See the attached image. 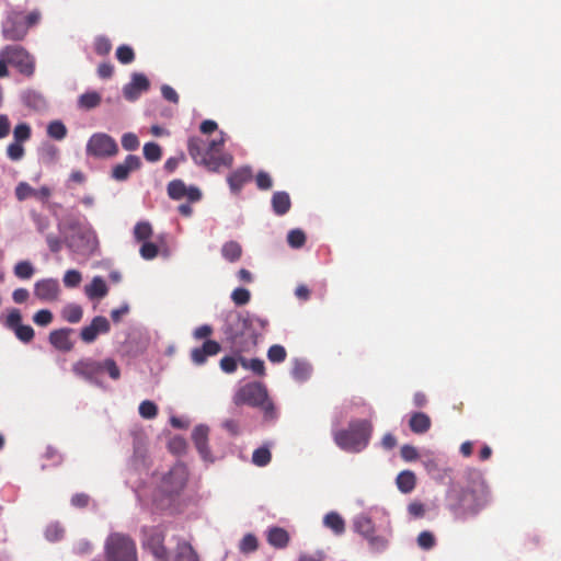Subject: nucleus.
<instances>
[{"instance_id": "nucleus-16", "label": "nucleus", "mask_w": 561, "mask_h": 561, "mask_svg": "<svg viewBox=\"0 0 561 561\" xmlns=\"http://www.w3.org/2000/svg\"><path fill=\"white\" fill-rule=\"evenodd\" d=\"M110 331V322L104 317H95L92 322L81 330V339L85 343H92L99 334H105Z\"/></svg>"}, {"instance_id": "nucleus-5", "label": "nucleus", "mask_w": 561, "mask_h": 561, "mask_svg": "<svg viewBox=\"0 0 561 561\" xmlns=\"http://www.w3.org/2000/svg\"><path fill=\"white\" fill-rule=\"evenodd\" d=\"M106 561H137L134 541L122 534H112L105 542Z\"/></svg>"}, {"instance_id": "nucleus-32", "label": "nucleus", "mask_w": 561, "mask_h": 561, "mask_svg": "<svg viewBox=\"0 0 561 561\" xmlns=\"http://www.w3.org/2000/svg\"><path fill=\"white\" fill-rule=\"evenodd\" d=\"M152 236V227L148 221H140L134 228V237L137 241L147 242Z\"/></svg>"}, {"instance_id": "nucleus-49", "label": "nucleus", "mask_w": 561, "mask_h": 561, "mask_svg": "<svg viewBox=\"0 0 561 561\" xmlns=\"http://www.w3.org/2000/svg\"><path fill=\"white\" fill-rule=\"evenodd\" d=\"M159 249L158 247L152 242H144L140 248V255L145 260H152L158 255Z\"/></svg>"}, {"instance_id": "nucleus-31", "label": "nucleus", "mask_w": 561, "mask_h": 561, "mask_svg": "<svg viewBox=\"0 0 561 561\" xmlns=\"http://www.w3.org/2000/svg\"><path fill=\"white\" fill-rule=\"evenodd\" d=\"M174 561H198V558L192 547L183 542L178 546Z\"/></svg>"}, {"instance_id": "nucleus-35", "label": "nucleus", "mask_w": 561, "mask_h": 561, "mask_svg": "<svg viewBox=\"0 0 561 561\" xmlns=\"http://www.w3.org/2000/svg\"><path fill=\"white\" fill-rule=\"evenodd\" d=\"M14 275L21 279H28L34 274V267L28 261H20L14 265Z\"/></svg>"}, {"instance_id": "nucleus-19", "label": "nucleus", "mask_w": 561, "mask_h": 561, "mask_svg": "<svg viewBox=\"0 0 561 561\" xmlns=\"http://www.w3.org/2000/svg\"><path fill=\"white\" fill-rule=\"evenodd\" d=\"M70 329H59L50 332L49 342L59 351L68 352L72 348V342L69 337Z\"/></svg>"}, {"instance_id": "nucleus-25", "label": "nucleus", "mask_w": 561, "mask_h": 561, "mask_svg": "<svg viewBox=\"0 0 561 561\" xmlns=\"http://www.w3.org/2000/svg\"><path fill=\"white\" fill-rule=\"evenodd\" d=\"M273 209L277 215L286 214L290 208L289 195L285 192H276L272 198Z\"/></svg>"}, {"instance_id": "nucleus-15", "label": "nucleus", "mask_w": 561, "mask_h": 561, "mask_svg": "<svg viewBox=\"0 0 561 561\" xmlns=\"http://www.w3.org/2000/svg\"><path fill=\"white\" fill-rule=\"evenodd\" d=\"M187 480V470L183 465L174 466L163 480V488L168 492L181 490Z\"/></svg>"}, {"instance_id": "nucleus-4", "label": "nucleus", "mask_w": 561, "mask_h": 561, "mask_svg": "<svg viewBox=\"0 0 561 561\" xmlns=\"http://www.w3.org/2000/svg\"><path fill=\"white\" fill-rule=\"evenodd\" d=\"M371 425L367 421H357L350 424L348 430L334 434V440L339 447L347 451H360L369 440Z\"/></svg>"}, {"instance_id": "nucleus-23", "label": "nucleus", "mask_w": 561, "mask_h": 561, "mask_svg": "<svg viewBox=\"0 0 561 561\" xmlns=\"http://www.w3.org/2000/svg\"><path fill=\"white\" fill-rule=\"evenodd\" d=\"M267 541L275 548H285L289 541V536L285 529L274 527L267 533Z\"/></svg>"}, {"instance_id": "nucleus-60", "label": "nucleus", "mask_w": 561, "mask_h": 561, "mask_svg": "<svg viewBox=\"0 0 561 561\" xmlns=\"http://www.w3.org/2000/svg\"><path fill=\"white\" fill-rule=\"evenodd\" d=\"M401 456L404 460L411 461L417 458V450L410 445H405L401 448Z\"/></svg>"}, {"instance_id": "nucleus-38", "label": "nucleus", "mask_w": 561, "mask_h": 561, "mask_svg": "<svg viewBox=\"0 0 561 561\" xmlns=\"http://www.w3.org/2000/svg\"><path fill=\"white\" fill-rule=\"evenodd\" d=\"M252 461L259 467L266 466L271 461V451L266 447L257 448L253 451Z\"/></svg>"}, {"instance_id": "nucleus-2", "label": "nucleus", "mask_w": 561, "mask_h": 561, "mask_svg": "<svg viewBox=\"0 0 561 561\" xmlns=\"http://www.w3.org/2000/svg\"><path fill=\"white\" fill-rule=\"evenodd\" d=\"M469 486L463 488L458 496V512L461 515H474L489 502V490L481 473L474 471Z\"/></svg>"}, {"instance_id": "nucleus-13", "label": "nucleus", "mask_w": 561, "mask_h": 561, "mask_svg": "<svg viewBox=\"0 0 561 561\" xmlns=\"http://www.w3.org/2000/svg\"><path fill=\"white\" fill-rule=\"evenodd\" d=\"M168 194L172 199L187 198L197 202L202 197L201 191L195 186H186L183 181L174 180L168 185Z\"/></svg>"}, {"instance_id": "nucleus-50", "label": "nucleus", "mask_w": 561, "mask_h": 561, "mask_svg": "<svg viewBox=\"0 0 561 561\" xmlns=\"http://www.w3.org/2000/svg\"><path fill=\"white\" fill-rule=\"evenodd\" d=\"M122 146L125 150H136L139 147L138 137L133 133H126L122 137Z\"/></svg>"}, {"instance_id": "nucleus-17", "label": "nucleus", "mask_w": 561, "mask_h": 561, "mask_svg": "<svg viewBox=\"0 0 561 561\" xmlns=\"http://www.w3.org/2000/svg\"><path fill=\"white\" fill-rule=\"evenodd\" d=\"M149 80L144 75L133 73L131 81L123 89V94L128 101H135L149 89Z\"/></svg>"}, {"instance_id": "nucleus-22", "label": "nucleus", "mask_w": 561, "mask_h": 561, "mask_svg": "<svg viewBox=\"0 0 561 561\" xmlns=\"http://www.w3.org/2000/svg\"><path fill=\"white\" fill-rule=\"evenodd\" d=\"M251 178V170L249 168H241L236 170L228 176V183L233 192L241 190L243 184Z\"/></svg>"}, {"instance_id": "nucleus-45", "label": "nucleus", "mask_w": 561, "mask_h": 561, "mask_svg": "<svg viewBox=\"0 0 561 561\" xmlns=\"http://www.w3.org/2000/svg\"><path fill=\"white\" fill-rule=\"evenodd\" d=\"M241 364L244 368L251 369L252 371H254L257 375H264V371H265L264 362L261 359H257V358H253L250 360L242 359Z\"/></svg>"}, {"instance_id": "nucleus-11", "label": "nucleus", "mask_w": 561, "mask_h": 561, "mask_svg": "<svg viewBox=\"0 0 561 561\" xmlns=\"http://www.w3.org/2000/svg\"><path fill=\"white\" fill-rule=\"evenodd\" d=\"M22 321V314L19 309L12 308L8 310V313L4 318V325L12 330L15 334V336L24 342L28 343L34 337V330L31 325H25L21 323Z\"/></svg>"}, {"instance_id": "nucleus-43", "label": "nucleus", "mask_w": 561, "mask_h": 561, "mask_svg": "<svg viewBox=\"0 0 561 561\" xmlns=\"http://www.w3.org/2000/svg\"><path fill=\"white\" fill-rule=\"evenodd\" d=\"M13 137L20 144L27 140L31 137V127L25 123L18 124L13 130Z\"/></svg>"}, {"instance_id": "nucleus-1", "label": "nucleus", "mask_w": 561, "mask_h": 561, "mask_svg": "<svg viewBox=\"0 0 561 561\" xmlns=\"http://www.w3.org/2000/svg\"><path fill=\"white\" fill-rule=\"evenodd\" d=\"M226 135L219 131L213 139L204 140L192 137L188 140V153L194 162L205 167L208 171L217 172L221 167L230 168L233 158L230 153H222Z\"/></svg>"}, {"instance_id": "nucleus-52", "label": "nucleus", "mask_w": 561, "mask_h": 561, "mask_svg": "<svg viewBox=\"0 0 561 561\" xmlns=\"http://www.w3.org/2000/svg\"><path fill=\"white\" fill-rule=\"evenodd\" d=\"M257 548V540L253 535H247L240 542V550L243 553H249Z\"/></svg>"}, {"instance_id": "nucleus-59", "label": "nucleus", "mask_w": 561, "mask_h": 561, "mask_svg": "<svg viewBox=\"0 0 561 561\" xmlns=\"http://www.w3.org/2000/svg\"><path fill=\"white\" fill-rule=\"evenodd\" d=\"M95 50L100 55H105L111 50V43L104 37L96 38Z\"/></svg>"}, {"instance_id": "nucleus-26", "label": "nucleus", "mask_w": 561, "mask_h": 561, "mask_svg": "<svg viewBox=\"0 0 561 561\" xmlns=\"http://www.w3.org/2000/svg\"><path fill=\"white\" fill-rule=\"evenodd\" d=\"M222 256L229 262H236L241 257L242 248L236 241L226 242L221 248Z\"/></svg>"}, {"instance_id": "nucleus-10", "label": "nucleus", "mask_w": 561, "mask_h": 561, "mask_svg": "<svg viewBox=\"0 0 561 561\" xmlns=\"http://www.w3.org/2000/svg\"><path fill=\"white\" fill-rule=\"evenodd\" d=\"M58 229L65 241L71 247L75 245L73 237L77 233L87 234L89 241L92 240L93 243L96 242L94 232L90 228L82 227L80 220L73 216H68L61 219L58 222Z\"/></svg>"}, {"instance_id": "nucleus-57", "label": "nucleus", "mask_w": 561, "mask_h": 561, "mask_svg": "<svg viewBox=\"0 0 561 561\" xmlns=\"http://www.w3.org/2000/svg\"><path fill=\"white\" fill-rule=\"evenodd\" d=\"M64 530L58 525H50L46 529V537L51 541H56L62 537Z\"/></svg>"}, {"instance_id": "nucleus-47", "label": "nucleus", "mask_w": 561, "mask_h": 561, "mask_svg": "<svg viewBox=\"0 0 561 561\" xmlns=\"http://www.w3.org/2000/svg\"><path fill=\"white\" fill-rule=\"evenodd\" d=\"M33 321L41 327H46L51 323L53 321V313L47 309H42L37 311L34 317Z\"/></svg>"}, {"instance_id": "nucleus-24", "label": "nucleus", "mask_w": 561, "mask_h": 561, "mask_svg": "<svg viewBox=\"0 0 561 561\" xmlns=\"http://www.w3.org/2000/svg\"><path fill=\"white\" fill-rule=\"evenodd\" d=\"M409 424L412 432L422 434L430 428L431 420L424 413H414L411 415Z\"/></svg>"}, {"instance_id": "nucleus-58", "label": "nucleus", "mask_w": 561, "mask_h": 561, "mask_svg": "<svg viewBox=\"0 0 561 561\" xmlns=\"http://www.w3.org/2000/svg\"><path fill=\"white\" fill-rule=\"evenodd\" d=\"M238 363L233 357H224L220 367L225 373L231 374L237 369Z\"/></svg>"}, {"instance_id": "nucleus-21", "label": "nucleus", "mask_w": 561, "mask_h": 561, "mask_svg": "<svg viewBox=\"0 0 561 561\" xmlns=\"http://www.w3.org/2000/svg\"><path fill=\"white\" fill-rule=\"evenodd\" d=\"M84 291L90 299L103 298L107 294V286L102 277L95 276L92 282L85 286Z\"/></svg>"}, {"instance_id": "nucleus-37", "label": "nucleus", "mask_w": 561, "mask_h": 561, "mask_svg": "<svg viewBox=\"0 0 561 561\" xmlns=\"http://www.w3.org/2000/svg\"><path fill=\"white\" fill-rule=\"evenodd\" d=\"M47 133L51 138L61 140L67 135V128L61 122L54 121L48 125Z\"/></svg>"}, {"instance_id": "nucleus-20", "label": "nucleus", "mask_w": 561, "mask_h": 561, "mask_svg": "<svg viewBox=\"0 0 561 561\" xmlns=\"http://www.w3.org/2000/svg\"><path fill=\"white\" fill-rule=\"evenodd\" d=\"M208 432H209L208 427H206L204 425H199V426L195 427L193 431L194 444L205 460L210 459L209 450L207 447Z\"/></svg>"}, {"instance_id": "nucleus-55", "label": "nucleus", "mask_w": 561, "mask_h": 561, "mask_svg": "<svg viewBox=\"0 0 561 561\" xmlns=\"http://www.w3.org/2000/svg\"><path fill=\"white\" fill-rule=\"evenodd\" d=\"M366 539L369 541L371 548L375 549L376 551H381L386 549L388 545V540L382 536H374L373 534L370 538Z\"/></svg>"}, {"instance_id": "nucleus-62", "label": "nucleus", "mask_w": 561, "mask_h": 561, "mask_svg": "<svg viewBox=\"0 0 561 561\" xmlns=\"http://www.w3.org/2000/svg\"><path fill=\"white\" fill-rule=\"evenodd\" d=\"M213 333V329L210 325L204 324L195 329L194 337L197 340L205 339Z\"/></svg>"}, {"instance_id": "nucleus-41", "label": "nucleus", "mask_w": 561, "mask_h": 561, "mask_svg": "<svg viewBox=\"0 0 561 561\" xmlns=\"http://www.w3.org/2000/svg\"><path fill=\"white\" fill-rule=\"evenodd\" d=\"M417 545L423 550L432 549L436 543V538L431 531H422L417 536Z\"/></svg>"}, {"instance_id": "nucleus-12", "label": "nucleus", "mask_w": 561, "mask_h": 561, "mask_svg": "<svg viewBox=\"0 0 561 561\" xmlns=\"http://www.w3.org/2000/svg\"><path fill=\"white\" fill-rule=\"evenodd\" d=\"M14 194L20 202L26 201L27 198H35L45 203L51 196V190L46 185L34 188L27 182H20L15 187Z\"/></svg>"}, {"instance_id": "nucleus-30", "label": "nucleus", "mask_w": 561, "mask_h": 561, "mask_svg": "<svg viewBox=\"0 0 561 561\" xmlns=\"http://www.w3.org/2000/svg\"><path fill=\"white\" fill-rule=\"evenodd\" d=\"M324 525L337 535L342 534L345 529V523L343 518L334 512L325 515Z\"/></svg>"}, {"instance_id": "nucleus-63", "label": "nucleus", "mask_w": 561, "mask_h": 561, "mask_svg": "<svg viewBox=\"0 0 561 561\" xmlns=\"http://www.w3.org/2000/svg\"><path fill=\"white\" fill-rule=\"evenodd\" d=\"M161 92H162L163 98L167 99L168 101H171L173 103H176L179 101L178 93L173 88H171L169 85H163L161 89Z\"/></svg>"}, {"instance_id": "nucleus-46", "label": "nucleus", "mask_w": 561, "mask_h": 561, "mask_svg": "<svg viewBox=\"0 0 561 561\" xmlns=\"http://www.w3.org/2000/svg\"><path fill=\"white\" fill-rule=\"evenodd\" d=\"M287 241L290 247L300 248L306 241V236L301 230H291L287 236Z\"/></svg>"}, {"instance_id": "nucleus-61", "label": "nucleus", "mask_w": 561, "mask_h": 561, "mask_svg": "<svg viewBox=\"0 0 561 561\" xmlns=\"http://www.w3.org/2000/svg\"><path fill=\"white\" fill-rule=\"evenodd\" d=\"M218 128V125L215 121H210V119H206L204 121L201 126H199V130L202 131V134L204 135H210L213 134L214 131H216Z\"/></svg>"}, {"instance_id": "nucleus-39", "label": "nucleus", "mask_w": 561, "mask_h": 561, "mask_svg": "<svg viewBox=\"0 0 561 561\" xmlns=\"http://www.w3.org/2000/svg\"><path fill=\"white\" fill-rule=\"evenodd\" d=\"M139 414L147 420L154 419L158 414V407L150 400L142 401L139 405Z\"/></svg>"}, {"instance_id": "nucleus-44", "label": "nucleus", "mask_w": 561, "mask_h": 561, "mask_svg": "<svg viewBox=\"0 0 561 561\" xmlns=\"http://www.w3.org/2000/svg\"><path fill=\"white\" fill-rule=\"evenodd\" d=\"M116 57L122 64H129L134 60L135 54L131 47L122 45L116 50Z\"/></svg>"}, {"instance_id": "nucleus-28", "label": "nucleus", "mask_w": 561, "mask_h": 561, "mask_svg": "<svg viewBox=\"0 0 561 561\" xmlns=\"http://www.w3.org/2000/svg\"><path fill=\"white\" fill-rule=\"evenodd\" d=\"M354 527L356 531H358L365 538H370V536L375 533L371 519L365 515H360L355 519Z\"/></svg>"}, {"instance_id": "nucleus-36", "label": "nucleus", "mask_w": 561, "mask_h": 561, "mask_svg": "<svg viewBox=\"0 0 561 561\" xmlns=\"http://www.w3.org/2000/svg\"><path fill=\"white\" fill-rule=\"evenodd\" d=\"M101 102V95L98 92H87L79 99V105L83 108L96 107Z\"/></svg>"}, {"instance_id": "nucleus-6", "label": "nucleus", "mask_w": 561, "mask_h": 561, "mask_svg": "<svg viewBox=\"0 0 561 561\" xmlns=\"http://www.w3.org/2000/svg\"><path fill=\"white\" fill-rule=\"evenodd\" d=\"M76 375L85 379L96 381L103 373H107L111 378L118 379L121 371L113 359H105L104 362H96L93 359H82L73 365Z\"/></svg>"}, {"instance_id": "nucleus-9", "label": "nucleus", "mask_w": 561, "mask_h": 561, "mask_svg": "<svg viewBox=\"0 0 561 561\" xmlns=\"http://www.w3.org/2000/svg\"><path fill=\"white\" fill-rule=\"evenodd\" d=\"M118 151L116 141L104 133L92 135L87 144V154L94 158H107Z\"/></svg>"}, {"instance_id": "nucleus-14", "label": "nucleus", "mask_w": 561, "mask_h": 561, "mask_svg": "<svg viewBox=\"0 0 561 561\" xmlns=\"http://www.w3.org/2000/svg\"><path fill=\"white\" fill-rule=\"evenodd\" d=\"M60 293L57 279L45 278L35 283L34 295L42 301L57 300Z\"/></svg>"}, {"instance_id": "nucleus-18", "label": "nucleus", "mask_w": 561, "mask_h": 561, "mask_svg": "<svg viewBox=\"0 0 561 561\" xmlns=\"http://www.w3.org/2000/svg\"><path fill=\"white\" fill-rule=\"evenodd\" d=\"M140 167V159L136 156H128L123 163H119L113 169V178L118 181H124L128 178L131 171Z\"/></svg>"}, {"instance_id": "nucleus-7", "label": "nucleus", "mask_w": 561, "mask_h": 561, "mask_svg": "<svg viewBox=\"0 0 561 561\" xmlns=\"http://www.w3.org/2000/svg\"><path fill=\"white\" fill-rule=\"evenodd\" d=\"M1 56L21 75L32 77L35 72V58L22 46L7 45L1 49Z\"/></svg>"}, {"instance_id": "nucleus-40", "label": "nucleus", "mask_w": 561, "mask_h": 561, "mask_svg": "<svg viewBox=\"0 0 561 561\" xmlns=\"http://www.w3.org/2000/svg\"><path fill=\"white\" fill-rule=\"evenodd\" d=\"M286 350L282 345H273L267 351V358L272 363H282L286 358Z\"/></svg>"}, {"instance_id": "nucleus-56", "label": "nucleus", "mask_w": 561, "mask_h": 561, "mask_svg": "<svg viewBox=\"0 0 561 561\" xmlns=\"http://www.w3.org/2000/svg\"><path fill=\"white\" fill-rule=\"evenodd\" d=\"M256 184L257 187L261 190H268L272 187V179L268 173L266 172H259L256 175Z\"/></svg>"}, {"instance_id": "nucleus-27", "label": "nucleus", "mask_w": 561, "mask_h": 561, "mask_svg": "<svg viewBox=\"0 0 561 561\" xmlns=\"http://www.w3.org/2000/svg\"><path fill=\"white\" fill-rule=\"evenodd\" d=\"M82 308L76 304H68L62 308L61 316L69 323H78L82 319Z\"/></svg>"}, {"instance_id": "nucleus-42", "label": "nucleus", "mask_w": 561, "mask_h": 561, "mask_svg": "<svg viewBox=\"0 0 561 561\" xmlns=\"http://www.w3.org/2000/svg\"><path fill=\"white\" fill-rule=\"evenodd\" d=\"M144 156L148 161H158L161 158V148L154 142H148L144 146Z\"/></svg>"}, {"instance_id": "nucleus-48", "label": "nucleus", "mask_w": 561, "mask_h": 561, "mask_svg": "<svg viewBox=\"0 0 561 561\" xmlns=\"http://www.w3.org/2000/svg\"><path fill=\"white\" fill-rule=\"evenodd\" d=\"M82 277L77 270H69L64 275V284L66 287H76L80 284Z\"/></svg>"}, {"instance_id": "nucleus-8", "label": "nucleus", "mask_w": 561, "mask_h": 561, "mask_svg": "<svg viewBox=\"0 0 561 561\" xmlns=\"http://www.w3.org/2000/svg\"><path fill=\"white\" fill-rule=\"evenodd\" d=\"M233 401L237 405L248 404L268 409L271 403L267 400L266 389L259 382L248 383L241 387L234 394Z\"/></svg>"}, {"instance_id": "nucleus-34", "label": "nucleus", "mask_w": 561, "mask_h": 561, "mask_svg": "<svg viewBox=\"0 0 561 561\" xmlns=\"http://www.w3.org/2000/svg\"><path fill=\"white\" fill-rule=\"evenodd\" d=\"M148 546L152 553L159 559H165L167 553L162 546V539L159 534L153 535L151 538L147 539L145 542Z\"/></svg>"}, {"instance_id": "nucleus-53", "label": "nucleus", "mask_w": 561, "mask_h": 561, "mask_svg": "<svg viewBox=\"0 0 561 561\" xmlns=\"http://www.w3.org/2000/svg\"><path fill=\"white\" fill-rule=\"evenodd\" d=\"M7 152L11 160L16 161L24 156V148L20 142L14 141L8 146Z\"/></svg>"}, {"instance_id": "nucleus-29", "label": "nucleus", "mask_w": 561, "mask_h": 561, "mask_svg": "<svg viewBox=\"0 0 561 561\" xmlns=\"http://www.w3.org/2000/svg\"><path fill=\"white\" fill-rule=\"evenodd\" d=\"M398 488L404 492H411L415 486V476L411 471H402L397 478Z\"/></svg>"}, {"instance_id": "nucleus-3", "label": "nucleus", "mask_w": 561, "mask_h": 561, "mask_svg": "<svg viewBox=\"0 0 561 561\" xmlns=\"http://www.w3.org/2000/svg\"><path fill=\"white\" fill-rule=\"evenodd\" d=\"M42 13L33 10L23 15L22 12H10L2 23V35L4 39L19 42L25 38L28 30L41 22Z\"/></svg>"}, {"instance_id": "nucleus-33", "label": "nucleus", "mask_w": 561, "mask_h": 561, "mask_svg": "<svg viewBox=\"0 0 561 561\" xmlns=\"http://www.w3.org/2000/svg\"><path fill=\"white\" fill-rule=\"evenodd\" d=\"M311 373V367L308 363L302 360H296L294 363L291 375L298 381L306 380Z\"/></svg>"}, {"instance_id": "nucleus-64", "label": "nucleus", "mask_w": 561, "mask_h": 561, "mask_svg": "<svg viewBox=\"0 0 561 561\" xmlns=\"http://www.w3.org/2000/svg\"><path fill=\"white\" fill-rule=\"evenodd\" d=\"M324 554L321 551L314 553H305L299 557V561H323Z\"/></svg>"}, {"instance_id": "nucleus-54", "label": "nucleus", "mask_w": 561, "mask_h": 561, "mask_svg": "<svg viewBox=\"0 0 561 561\" xmlns=\"http://www.w3.org/2000/svg\"><path fill=\"white\" fill-rule=\"evenodd\" d=\"M201 348L207 357L217 355L220 352L219 343L213 340L206 341Z\"/></svg>"}, {"instance_id": "nucleus-51", "label": "nucleus", "mask_w": 561, "mask_h": 561, "mask_svg": "<svg viewBox=\"0 0 561 561\" xmlns=\"http://www.w3.org/2000/svg\"><path fill=\"white\" fill-rule=\"evenodd\" d=\"M231 298L236 305H245L250 300V291L245 288H237L232 291Z\"/></svg>"}]
</instances>
